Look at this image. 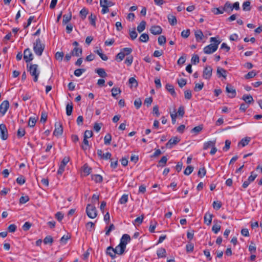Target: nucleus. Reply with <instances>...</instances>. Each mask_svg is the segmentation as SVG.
Masks as SVG:
<instances>
[{
	"instance_id": "46",
	"label": "nucleus",
	"mask_w": 262,
	"mask_h": 262,
	"mask_svg": "<svg viewBox=\"0 0 262 262\" xmlns=\"http://www.w3.org/2000/svg\"><path fill=\"white\" fill-rule=\"evenodd\" d=\"M105 229H106L105 232V235L108 236L110 234V232L112 230H115V227L114 224H112L110 225L109 227H106Z\"/></svg>"
},
{
	"instance_id": "60",
	"label": "nucleus",
	"mask_w": 262,
	"mask_h": 262,
	"mask_svg": "<svg viewBox=\"0 0 262 262\" xmlns=\"http://www.w3.org/2000/svg\"><path fill=\"white\" fill-rule=\"evenodd\" d=\"M128 82L132 86H134L135 87H137L138 86L137 81L134 77L130 78L128 80Z\"/></svg>"
},
{
	"instance_id": "21",
	"label": "nucleus",
	"mask_w": 262,
	"mask_h": 262,
	"mask_svg": "<svg viewBox=\"0 0 262 262\" xmlns=\"http://www.w3.org/2000/svg\"><path fill=\"white\" fill-rule=\"evenodd\" d=\"M157 254L158 258H165L166 256V250L163 248H159L157 251Z\"/></svg>"
},
{
	"instance_id": "22",
	"label": "nucleus",
	"mask_w": 262,
	"mask_h": 262,
	"mask_svg": "<svg viewBox=\"0 0 262 262\" xmlns=\"http://www.w3.org/2000/svg\"><path fill=\"white\" fill-rule=\"evenodd\" d=\"M91 178L95 183H101L103 181V177L100 174H92Z\"/></svg>"
},
{
	"instance_id": "11",
	"label": "nucleus",
	"mask_w": 262,
	"mask_h": 262,
	"mask_svg": "<svg viewBox=\"0 0 262 262\" xmlns=\"http://www.w3.org/2000/svg\"><path fill=\"white\" fill-rule=\"evenodd\" d=\"M212 216L213 214L211 213L210 212H206L204 217V223L207 225H210L212 222Z\"/></svg>"
},
{
	"instance_id": "20",
	"label": "nucleus",
	"mask_w": 262,
	"mask_h": 262,
	"mask_svg": "<svg viewBox=\"0 0 262 262\" xmlns=\"http://www.w3.org/2000/svg\"><path fill=\"white\" fill-rule=\"evenodd\" d=\"M166 89L170 93V94L173 97H176L177 96V94L175 92L174 86L169 83H167L166 84Z\"/></svg>"
},
{
	"instance_id": "18",
	"label": "nucleus",
	"mask_w": 262,
	"mask_h": 262,
	"mask_svg": "<svg viewBox=\"0 0 262 262\" xmlns=\"http://www.w3.org/2000/svg\"><path fill=\"white\" fill-rule=\"evenodd\" d=\"M232 5V4L229 1H227L223 7L224 11L227 12L228 14H230L233 11Z\"/></svg>"
},
{
	"instance_id": "26",
	"label": "nucleus",
	"mask_w": 262,
	"mask_h": 262,
	"mask_svg": "<svg viewBox=\"0 0 262 262\" xmlns=\"http://www.w3.org/2000/svg\"><path fill=\"white\" fill-rule=\"evenodd\" d=\"M96 72L99 75L100 77L102 78H105L107 76V73L102 68H99L97 69L96 70Z\"/></svg>"
},
{
	"instance_id": "57",
	"label": "nucleus",
	"mask_w": 262,
	"mask_h": 262,
	"mask_svg": "<svg viewBox=\"0 0 262 262\" xmlns=\"http://www.w3.org/2000/svg\"><path fill=\"white\" fill-rule=\"evenodd\" d=\"M64 54L62 52H57L55 54V58L57 60L61 61L63 57Z\"/></svg>"
},
{
	"instance_id": "30",
	"label": "nucleus",
	"mask_w": 262,
	"mask_h": 262,
	"mask_svg": "<svg viewBox=\"0 0 262 262\" xmlns=\"http://www.w3.org/2000/svg\"><path fill=\"white\" fill-rule=\"evenodd\" d=\"M202 129L203 125H200L193 128L191 130V133L194 134V135H197L202 130Z\"/></svg>"
},
{
	"instance_id": "8",
	"label": "nucleus",
	"mask_w": 262,
	"mask_h": 262,
	"mask_svg": "<svg viewBox=\"0 0 262 262\" xmlns=\"http://www.w3.org/2000/svg\"><path fill=\"white\" fill-rule=\"evenodd\" d=\"M24 59L26 62H29L33 60V56L30 49L28 48L25 50Z\"/></svg>"
},
{
	"instance_id": "62",
	"label": "nucleus",
	"mask_w": 262,
	"mask_h": 262,
	"mask_svg": "<svg viewBox=\"0 0 262 262\" xmlns=\"http://www.w3.org/2000/svg\"><path fill=\"white\" fill-rule=\"evenodd\" d=\"M222 206V203L221 201H214V209L219 210Z\"/></svg>"
},
{
	"instance_id": "27",
	"label": "nucleus",
	"mask_w": 262,
	"mask_h": 262,
	"mask_svg": "<svg viewBox=\"0 0 262 262\" xmlns=\"http://www.w3.org/2000/svg\"><path fill=\"white\" fill-rule=\"evenodd\" d=\"M194 34L196 40L197 41H200L202 39L203 37L204 36L202 32L200 30H196Z\"/></svg>"
},
{
	"instance_id": "29",
	"label": "nucleus",
	"mask_w": 262,
	"mask_h": 262,
	"mask_svg": "<svg viewBox=\"0 0 262 262\" xmlns=\"http://www.w3.org/2000/svg\"><path fill=\"white\" fill-rule=\"evenodd\" d=\"M89 19L90 20V23L91 24V25L93 27H95L96 16L95 14L91 13V14L89 16Z\"/></svg>"
},
{
	"instance_id": "58",
	"label": "nucleus",
	"mask_w": 262,
	"mask_h": 262,
	"mask_svg": "<svg viewBox=\"0 0 262 262\" xmlns=\"http://www.w3.org/2000/svg\"><path fill=\"white\" fill-rule=\"evenodd\" d=\"M89 146V141L88 140V139L84 138L83 139V144L81 145V148L85 150L88 149Z\"/></svg>"
},
{
	"instance_id": "5",
	"label": "nucleus",
	"mask_w": 262,
	"mask_h": 262,
	"mask_svg": "<svg viewBox=\"0 0 262 262\" xmlns=\"http://www.w3.org/2000/svg\"><path fill=\"white\" fill-rule=\"evenodd\" d=\"M9 102L8 100L4 101L0 104V117L3 116L5 115L7 111L9 109Z\"/></svg>"
},
{
	"instance_id": "44",
	"label": "nucleus",
	"mask_w": 262,
	"mask_h": 262,
	"mask_svg": "<svg viewBox=\"0 0 262 262\" xmlns=\"http://www.w3.org/2000/svg\"><path fill=\"white\" fill-rule=\"evenodd\" d=\"M25 133L26 132L24 128H19L17 132V136L18 138H20L24 136Z\"/></svg>"
},
{
	"instance_id": "40",
	"label": "nucleus",
	"mask_w": 262,
	"mask_h": 262,
	"mask_svg": "<svg viewBox=\"0 0 262 262\" xmlns=\"http://www.w3.org/2000/svg\"><path fill=\"white\" fill-rule=\"evenodd\" d=\"M43 243L45 244H50L51 245L53 243V238L50 236L48 235L45 237L43 239Z\"/></svg>"
},
{
	"instance_id": "35",
	"label": "nucleus",
	"mask_w": 262,
	"mask_h": 262,
	"mask_svg": "<svg viewBox=\"0 0 262 262\" xmlns=\"http://www.w3.org/2000/svg\"><path fill=\"white\" fill-rule=\"evenodd\" d=\"M73 111L72 103H68L66 106V114L68 116H70L72 114Z\"/></svg>"
},
{
	"instance_id": "6",
	"label": "nucleus",
	"mask_w": 262,
	"mask_h": 262,
	"mask_svg": "<svg viewBox=\"0 0 262 262\" xmlns=\"http://www.w3.org/2000/svg\"><path fill=\"white\" fill-rule=\"evenodd\" d=\"M55 128L53 132L55 136L58 137L61 136L63 133V128L60 122H57L55 123Z\"/></svg>"
},
{
	"instance_id": "28",
	"label": "nucleus",
	"mask_w": 262,
	"mask_h": 262,
	"mask_svg": "<svg viewBox=\"0 0 262 262\" xmlns=\"http://www.w3.org/2000/svg\"><path fill=\"white\" fill-rule=\"evenodd\" d=\"M204 52L205 54H211L213 53V43H210L204 48Z\"/></svg>"
},
{
	"instance_id": "42",
	"label": "nucleus",
	"mask_w": 262,
	"mask_h": 262,
	"mask_svg": "<svg viewBox=\"0 0 262 262\" xmlns=\"http://www.w3.org/2000/svg\"><path fill=\"white\" fill-rule=\"evenodd\" d=\"M143 219H144V215L142 214L140 216L137 217L133 222V224L134 225H136V224L140 225L143 222Z\"/></svg>"
},
{
	"instance_id": "52",
	"label": "nucleus",
	"mask_w": 262,
	"mask_h": 262,
	"mask_svg": "<svg viewBox=\"0 0 262 262\" xmlns=\"http://www.w3.org/2000/svg\"><path fill=\"white\" fill-rule=\"evenodd\" d=\"M256 75V72L254 71H251L248 73L245 76V78L248 79L254 77Z\"/></svg>"
},
{
	"instance_id": "55",
	"label": "nucleus",
	"mask_w": 262,
	"mask_h": 262,
	"mask_svg": "<svg viewBox=\"0 0 262 262\" xmlns=\"http://www.w3.org/2000/svg\"><path fill=\"white\" fill-rule=\"evenodd\" d=\"M70 158L69 157H65L62 160L59 166H62L65 168L67 164L69 162Z\"/></svg>"
},
{
	"instance_id": "56",
	"label": "nucleus",
	"mask_w": 262,
	"mask_h": 262,
	"mask_svg": "<svg viewBox=\"0 0 262 262\" xmlns=\"http://www.w3.org/2000/svg\"><path fill=\"white\" fill-rule=\"evenodd\" d=\"M29 201V198L28 195L22 196L19 199L20 204H25Z\"/></svg>"
},
{
	"instance_id": "7",
	"label": "nucleus",
	"mask_w": 262,
	"mask_h": 262,
	"mask_svg": "<svg viewBox=\"0 0 262 262\" xmlns=\"http://www.w3.org/2000/svg\"><path fill=\"white\" fill-rule=\"evenodd\" d=\"M226 91L228 93V97L231 98L236 96L235 89L231 84H228L226 88Z\"/></svg>"
},
{
	"instance_id": "41",
	"label": "nucleus",
	"mask_w": 262,
	"mask_h": 262,
	"mask_svg": "<svg viewBox=\"0 0 262 262\" xmlns=\"http://www.w3.org/2000/svg\"><path fill=\"white\" fill-rule=\"evenodd\" d=\"M128 194H124L119 199V202L121 204H124L127 202Z\"/></svg>"
},
{
	"instance_id": "25",
	"label": "nucleus",
	"mask_w": 262,
	"mask_h": 262,
	"mask_svg": "<svg viewBox=\"0 0 262 262\" xmlns=\"http://www.w3.org/2000/svg\"><path fill=\"white\" fill-rule=\"evenodd\" d=\"M72 18V13L70 12L68 14H64L63 16L62 23L63 24H67L70 21Z\"/></svg>"
},
{
	"instance_id": "19",
	"label": "nucleus",
	"mask_w": 262,
	"mask_h": 262,
	"mask_svg": "<svg viewBox=\"0 0 262 262\" xmlns=\"http://www.w3.org/2000/svg\"><path fill=\"white\" fill-rule=\"evenodd\" d=\"M251 140V138L250 137H245L243 139H242L240 142L238 143V147H244L248 145L249 143V142Z\"/></svg>"
},
{
	"instance_id": "53",
	"label": "nucleus",
	"mask_w": 262,
	"mask_h": 262,
	"mask_svg": "<svg viewBox=\"0 0 262 262\" xmlns=\"http://www.w3.org/2000/svg\"><path fill=\"white\" fill-rule=\"evenodd\" d=\"M132 51V49L130 48H124L121 50V51L124 53L125 56L129 55Z\"/></svg>"
},
{
	"instance_id": "51",
	"label": "nucleus",
	"mask_w": 262,
	"mask_h": 262,
	"mask_svg": "<svg viewBox=\"0 0 262 262\" xmlns=\"http://www.w3.org/2000/svg\"><path fill=\"white\" fill-rule=\"evenodd\" d=\"M26 182L25 178L24 176H20L19 177H18L16 179V182L19 185H23Z\"/></svg>"
},
{
	"instance_id": "13",
	"label": "nucleus",
	"mask_w": 262,
	"mask_h": 262,
	"mask_svg": "<svg viewBox=\"0 0 262 262\" xmlns=\"http://www.w3.org/2000/svg\"><path fill=\"white\" fill-rule=\"evenodd\" d=\"M212 69L211 67H207L203 71V77L208 79L211 77L212 75Z\"/></svg>"
},
{
	"instance_id": "33",
	"label": "nucleus",
	"mask_w": 262,
	"mask_h": 262,
	"mask_svg": "<svg viewBox=\"0 0 262 262\" xmlns=\"http://www.w3.org/2000/svg\"><path fill=\"white\" fill-rule=\"evenodd\" d=\"M242 98L247 103H250L253 101V97L250 95H244Z\"/></svg>"
},
{
	"instance_id": "43",
	"label": "nucleus",
	"mask_w": 262,
	"mask_h": 262,
	"mask_svg": "<svg viewBox=\"0 0 262 262\" xmlns=\"http://www.w3.org/2000/svg\"><path fill=\"white\" fill-rule=\"evenodd\" d=\"M243 9L244 11L250 10V2L249 1H246L243 4Z\"/></svg>"
},
{
	"instance_id": "15",
	"label": "nucleus",
	"mask_w": 262,
	"mask_h": 262,
	"mask_svg": "<svg viewBox=\"0 0 262 262\" xmlns=\"http://www.w3.org/2000/svg\"><path fill=\"white\" fill-rule=\"evenodd\" d=\"M114 249L116 254L121 255L124 253L126 249V248L124 246H123L122 244L119 243V244L118 246H117Z\"/></svg>"
},
{
	"instance_id": "50",
	"label": "nucleus",
	"mask_w": 262,
	"mask_h": 262,
	"mask_svg": "<svg viewBox=\"0 0 262 262\" xmlns=\"http://www.w3.org/2000/svg\"><path fill=\"white\" fill-rule=\"evenodd\" d=\"M166 41V37L163 35H161L158 37V43L160 46L164 45Z\"/></svg>"
},
{
	"instance_id": "37",
	"label": "nucleus",
	"mask_w": 262,
	"mask_h": 262,
	"mask_svg": "<svg viewBox=\"0 0 262 262\" xmlns=\"http://www.w3.org/2000/svg\"><path fill=\"white\" fill-rule=\"evenodd\" d=\"M83 171L86 174V176L91 173L92 168L88 166L87 164H85L83 166Z\"/></svg>"
},
{
	"instance_id": "34",
	"label": "nucleus",
	"mask_w": 262,
	"mask_h": 262,
	"mask_svg": "<svg viewBox=\"0 0 262 262\" xmlns=\"http://www.w3.org/2000/svg\"><path fill=\"white\" fill-rule=\"evenodd\" d=\"M167 158L166 156H163L158 163V166H164L167 161Z\"/></svg>"
},
{
	"instance_id": "2",
	"label": "nucleus",
	"mask_w": 262,
	"mask_h": 262,
	"mask_svg": "<svg viewBox=\"0 0 262 262\" xmlns=\"http://www.w3.org/2000/svg\"><path fill=\"white\" fill-rule=\"evenodd\" d=\"M44 49L45 45L41 43L40 39L39 38L37 39L33 43V50L35 54L39 56H41Z\"/></svg>"
},
{
	"instance_id": "38",
	"label": "nucleus",
	"mask_w": 262,
	"mask_h": 262,
	"mask_svg": "<svg viewBox=\"0 0 262 262\" xmlns=\"http://www.w3.org/2000/svg\"><path fill=\"white\" fill-rule=\"evenodd\" d=\"M111 92H112V95L114 98L116 97V96L117 95L120 94L121 92V91L120 90V88H113L112 89Z\"/></svg>"
},
{
	"instance_id": "64",
	"label": "nucleus",
	"mask_w": 262,
	"mask_h": 262,
	"mask_svg": "<svg viewBox=\"0 0 262 262\" xmlns=\"http://www.w3.org/2000/svg\"><path fill=\"white\" fill-rule=\"evenodd\" d=\"M185 98L187 99H190L192 97L191 91L189 90H186L184 92Z\"/></svg>"
},
{
	"instance_id": "48",
	"label": "nucleus",
	"mask_w": 262,
	"mask_h": 262,
	"mask_svg": "<svg viewBox=\"0 0 262 262\" xmlns=\"http://www.w3.org/2000/svg\"><path fill=\"white\" fill-rule=\"evenodd\" d=\"M36 119L35 118L30 117L28 121V126L30 127H34L36 124Z\"/></svg>"
},
{
	"instance_id": "49",
	"label": "nucleus",
	"mask_w": 262,
	"mask_h": 262,
	"mask_svg": "<svg viewBox=\"0 0 262 262\" xmlns=\"http://www.w3.org/2000/svg\"><path fill=\"white\" fill-rule=\"evenodd\" d=\"M200 61L199 57L198 55H193L191 58V61L193 64H196L199 63Z\"/></svg>"
},
{
	"instance_id": "16",
	"label": "nucleus",
	"mask_w": 262,
	"mask_h": 262,
	"mask_svg": "<svg viewBox=\"0 0 262 262\" xmlns=\"http://www.w3.org/2000/svg\"><path fill=\"white\" fill-rule=\"evenodd\" d=\"M82 49L81 48L75 47L71 51L73 56L80 57L82 55Z\"/></svg>"
},
{
	"instance_id": "45",
	"label": "nucleus",
	"mask_w": 262,
	"mask_h": 262,
	"mask_svg": "<svg viewBox=\"0 0 262 262\" xmlns=\"http://www.w3.org/2000/svg\"><path fill=\"white\" fill-rule=\"evenodd\" d=\"M85 71L84 69H77L74 71V75L77 77H79L81 74Z\"/></svg>"
},
{
	"instance_id": "31",
	"label": "nucleus",
	"mask_w": 262,
	"mask_h": 262,
	"mask_svg": "<svg viewBox=\"0 0 262 262\" xmlns=\"http://www.w3.org/2000/svg\"><path fill=\"white\" fill-rule=\"evenodd\" d=\"M146 22L142 20L137 27V30L139 32H142L145 29Z\"/></svg>"
},
{
	"instance_id": "14",
	"label": "nucleus",
	"mask_w": 262,
	"mask_h": 262,
	"mask_svg": "<svg viewBox=\"0 0 262 262\" xmlns=\"http://www.w3.org/2000/svg\"><path fill=\"white\" fill-rule=\"evenodd\" d=\"M106 254L109 255L112 259L116 257L115 249L112 246H109L106 248Z\"/></svg>"
},
{
	"instance_id": "59",
	"label": "nucleus",
	"mask_w": 262,
	"mask_h": 262,
	"mask_svg": "<svg viewBox=\"0 0 262 262\" xmlns=\"http://www.w3.org/2000/svg\"><path fill=\"white\" fill-rule=\"evenodd\" d=\"M86 228L89 231H91L92 229H94L95 224L92 222H89L86 223Z\"/></svg>"
},
{
	"instance_id": "63",
	"label": "nucleus",
	"mask_w": 262,
	"mask_h": 262,
	"mask_svg": "<svg viewBox=\"0 0 262 262\" xmlns=\"http://www.w3.org/2000/svg\"><path fill=\"white\" fill-rule=\"evenodd\" d=\"M129 35L132 40H134L137 37L138 34L135 29L129 31Z\"/></svg>"
},
{
	"instance_id": "36",
	"label": "nucleus",
	"mask_w": 262,
	"mask_h": 262,
	"mask_svg": "<svg viewBox=\"0 0 262 262\" xmlns=\"http://www.w3.org/2000/svg\"><path fill=\"white\" fill-rule=\"evenodd\" d=\"M149 39V36L146 33H143L139 37V40L141 42H146Z\"/></svg>"
},
{
	"instance_id": "61",
	"label": "nucleus",
	"mask_w": 262,
	"mask_h": 262,
	"mask_svg": "<svg viewBox=\"0 0 262 262\" xmlns=\"http://www.w3.org/2000/svg\"><path fill=\"white\" fill-rule=\"evenodd\" d=\"M142 104V101L140 98L137 99L134 101V105L137 109H139Z\"/></svg>"
},
{
	"instance_id": "24",
	"label": "nucleus",
	"mask_w": 262,
	"mask_h": 262,
	"mask_svg": "<svg viewBox=\"0 0 262 262\" xmlns=\"http://www.w3.org/2000/svg\"><path fill=\"white\" fill-rule=\"evenodd\" d=\"M167 18H168L169 24L171 25L174 26L177 24V20L176 17L174 16V15L169 14L167 16Z\"/></svg>"
},
{
	"instance_id": "3",
	"label": "nucleus",
	"mask_w": 262,
	"mask_h": 262,
	"mask_svg": "<svg viewBox=\"0 0 262 262\" xmlns=\"http://www.w3.org/2000/svg\"><path fill=\"white\" fill-rule=\"evenodd\" d=\"M86 212L91 219H95L97 215V210L94 205L88 204L86 207Z\"/></svg>"
},
{
	"instance_id": "17",
	"label": "nucleus",
	"mask_w": 262,
	"mask_h": 262,
	"mask_svg": "<svg viewBox=\"0 0 262 262\" xmlns=\"http://www.w3.org/2000/svg\"><path fill=\"white\" fill-rule=\"evenodd\" d=\"M227 71L222 68L217 67L216 70V75L219 77H223L224 78L226 77Z\"/></svg>"
},
{
	"instance_id": "1",
	"label": "nucleus",
	"mask_w": 262,
	"mask_h": 262,
	"mask_svg": "<svg viewBox=\"0 0 262 262\" xmlns=\"http://www.w3.org/2000/svg\"><path fill=\"white\" fill-rule=\"evenodd\" d=\"M27 69L30 75L33 77V81L37 82L40 74L38 66L37 64H27Z\"/></svg>"
},
{
	"instance_id": "9",
	"label": "nucleus",
	"mask_w": 262,
	"mask_h": 262,
	"mask_svg": "<svg viewBox=\"0 0 262 262\" xmlns=\"http://www.w3.org/2000/svg\"><path fill=\"white\" fill-rule=\"evenodd\" d=\"M180 140L177 137L171 138L166 144V147L168 148H171L173 145H176L180 142Z\"/></svg>"
},
{
	"instance_id": "23",
	"label": "nucleus",
	"mask_w": 262,
	"mask_h": 262,
	"mask_svg": "<svg viewBox=\"0 0 262 262\" xmlns=\"http://www.w3.org/2000/svg\"><path fill=\"white\" fill-rule=\"evenodd\" d=\"M100 6L111 7L114 5V3L107 0H100Z\"/></svg>"
},
{
	"instance_id": "10",
	"label": "nucleus",
	"mask_w": 262,
	"mask_h": 262,
	"mask_svg": "<svg viewBox=\"0 0 262 262\" xmlns=\"http://www.w3.org/2000/svg\"><path fill=\"white\" fill-rule=\"evenodd\" d=\"M150 32L154 35H159L162 32V29L160 26H152L150 29Z\"/></svg>"
},
{
	"instance_id": "39",
	"label": "nucleus",
	"mask_w": 262,
	"mask_h": 262,
	"mask_svg": "<svg viewBox=\"0 0 262 262\" xmlns=\"http://www.w3.org/2000/svg\"><path fill=\"white\" fill-rule=\"evenodd\" d=\"M112 140V136L110 134H107L104 138V143L105 145H109Z\"/></svg>"
},
{
	"instance_id": "12",
	"label": "nucleus",
	"mask_w": 262,
	"mask_h": 262,
	"mask_svg": "<svg viewBox=\"0 0 262 262\" xmlns=\"http://www.w3.org/2000/svg\"><path fill=\"white\" fill-rule=\"evenodd\" d=\"M130 237L128 234H124L120 239V244H122L126 248V245L128 243L130 242Z\"/></svg>"
},
{
	"instance_id": "47",
	"label": "nucleus",
	"mask_w": 262,
	"mask_h": 262,
	"mask_svg": "<svg viewBox=\"0 0 262 262\" xmlns=\"http://www.w3.org/2000/svg\"><path fill=\"white\" fill-rule=\"evenodd\" d=\"M193 170V167L191 166H188L184 171V174L186 176L189 175Z\"/></svg>"
},
{
	"instance_id": "54",
	"label": "nucleus",
	"mask_w": 262,
	"mask_h": 262,
	"mask_svg": "<svg viewBox=\"0 0 262 262\" xmlns=\"http://www.w3.org/2000/svg\"><path fill=\"white\" fill-rule=\"evenodd\" d=\"M125 56L124 53L120 51V52L116 55V60H118V61H121L123 59Z\"/></svg>"
},
{
	"instance_id": "4",
	"label": "nucleus",
	"mask_w": 262,
	"mask_h": 262,
	"mask_svg": "<svg viewBox=\"0 0 262 262\" xmlns=\"http://www.w3.org/2000/svg\"><path fill=\"white\" fill-rule=\"evenodd\" d=\"M0 137L3 140H6L8 137V130L5 124H0Z\"/></svg>"
},
{
	"instance_id": "32",
	"label": "nucleus",
	"mask_w": 262,
	"mask_h": 262,
	"mask_svg": "<svg viewBox=\"0 0 262 262\" xmlns=\"http://www.w3.org/2000/svg\"><path fill=\"white\" fill-rule=\"evenodd\" d=\"M88 14V10L87 9H86L85 8H82L80 10V13H79L80 16L83 20H84L86 18Z\"/></svg>"
}]
</instances>
